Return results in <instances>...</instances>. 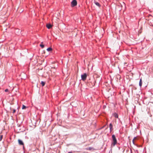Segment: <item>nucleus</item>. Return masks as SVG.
<instances>
[{
  "label": "nucleus",
  "instance_id": "obj_9",
  "mask_svg": "<svg viewBox=\"0 0 153 153\" xmlns=\"http://www.w3.org/2000/svg\"><path fill=\"white\" fill-rule=\"evenodd\" d=\"M51 71H52V70H51L50 71V72L49 73V74H50V72H51V75H49L50 76H54V72H53V73H52V72H51Z\"/></svg>",
  "mask_w": 153,
  "mask_h": 153
},
{
  "label": "nucleus",
  "instance_id": "obj_8",
  "mask_svg": "<svg viewBox=\"0 0 153 153\" xmlns=\"http://www.w3.org/2000/svg\"><path fill=\"white\" fill-rule=\"evenodd\" d=\"M94 3L97 6H98L99 7H100V4L98 2H97L96 1H94Z\"/></svg>",
  "mask_w": 153,
  "mask_h": 153
},
{
  "label": "nucleus",
  "instance_id": "obj_18",
  "mask_svg": "<svg viewBox=\"0 0 153 153\" xmlns=\"http://www.w3.org/2000/svg\"><path fill=\"white\" fill-rule=\"evenodd\" d=\"M148 17L149 18H152V16L151 15H150V14H149L148 15Z\"/></svg>",
  "mask_w": 153,
  "mask_h": 153
},
{
  "label": "nucleus",
  "instance_id": "obj_12",
  "mask_svg": "<svg viewBox=\"0 0 153 153\" xmlns=\"http://www.w3.org/2000/svg\"><path fill=\"white\" fill-rule=\"evenodd\" d=\"M113 115L114 117H115V118H117L118 117V115L116 113H114Z\"/></svg>",
  "mask_w": 153,
  "mask_h": 153
},
{
  "label": "nucleus",
  "instance_id": "obj_5",
  "mask_svg": "<svg viewBox=\"0 0 153 153\" xmlns=\"http://www.w3.org/2000/svg\"><path fill=\"white\" fill-rule=\"evenodd\" d=\"M129 74L128 75V73H126V76H132L133 75V74L132 73H131V71H129Z\"/></svg>",
  "mask_w": 153,
  "mask_h": 153
},
{
  "label": "nucleus",
  "instance_id": "obj_22",
  "mask_svg": "<svg viewBox=\"0 0 153 153\" xmlns=\"http://www.w3.org/2000/svg\"><path fill=\"white\" fill-rule=\"evenodd\" d=\"M137 139V137H134V139H133V141H132L133 143H134V140H135V139Z\"/></svg>",
  "mask_w": 153,
  "mask_h": 153
},
{
  "label": "nucleus",
  "instance_id": "obj_2",
  "mask_svg": "<svg viewBox=\"0 0 153 153\" xmlns=\"http://www.w3.org/2000/svg\"><path fill=\"white\" fill-rule=\"evenodd\" d=\"M112 137L113 142L112 144H113V146H114L117 143V140L114 135H112Z\"/></svg>",
  "mask_w": 153,
  "mask_h": 153
},
{
  "label": "nucleus",
  "instance_id": "obj_6",
  "mask_svg": "<svg viewBox=\"0 0 153 153\" xmlns=\"http://www.w3.org/2000/svg\"><path fill=\"white\" fill-rule=\"evenodd\" d=\"M52 26L50 24H48L46 25V27L49 29L51 28Z\"/></svg>",
  "mask_w": 153,
  "mask_h": 153
},
{
  "label": "nucleus",
  "instance_id": "obj_21",
  "mask_svg": "<svg viewBox=\"0 0 153 153\" xmlns=\"http://www.w3.org/2000/svg\"><path fill=\"white\" fill-rule=\"evenodd\" d=\"M8 91V89H6L5 90V92H7Z\"/></svg>",
  "mask_w": 153,
  "mask_h": 153
},
{
  "label": "nucleus",
  "instance_id": "obj_24",
  "mask_svg": "<svg viewBox=\"0 0 153 153\" xmlns=\"http://www.w3.org/2000/svg\"><path fill=\"white\" fill-rule=\"evenodd\" d=\"M54 68H55V67H54V68L52 67V68H51V69H54Z\"/></svg>",
  "mask_w": 153,
  "mask_h": 153
},
{
  "label": "nucleus",
  "instance_id": "obj_19",
  "mask_svg": "<svg viewBox=\"0 0 153 153\" xmlns=\"http://www.w3.org/2000/svg\"><path fill=\"white\" fill-rule=\"evenodd\" d=\"M40 46L42 48H44V45H42V44H40Z\"/></svg>",
  "mask_w": 153,
  "mask_h": 153
},
{
  "label": "nucleus",
  "instance_id": "obj_25",
  "mask_svg": "<svg viewBox=\"0 0 153 153\" xmlns=\"http://www.w3.org/2000/svg\"><path fill=\"white\" fill-rule=\"evenodd\" d=\"M68 153H73V152H69Z\"/></svg>",
  "mask_w": 153,
  "mask_h": 153
},
{
  "label": "nucleus",
  "instance_id": "obj_10",
  "mask_svg": "<svg viewBox=\"0 0 153 153\" xmlns=\"http://www.w3.org/2000/svg\"><path fill=\"white\" fill-rule=\"evenodd\" d=\"M47 51H52V49L51 48H48L47 49Z\"/></svg>",
  "mask_w": 153,
  "mask_h": 153
},
{
  "label": "nucleus",
  "instance_id": "obj_3",
  "mask_svg": "<svg viewBox=\"0 0 153 153\" xmlns=\"http://www.w3.org/2000/svg\"><path fill=\"white\" fill-rule=\"evenodd\" d=\"M77 4V2L76 0H73L71 3V6L74 7L76 6Z\"/></svg>",
  "mask_w": 153,
  "mask_h": 153
},
{
  "label": "nucleus",
  "instance_id": "obj_20",
  "mask_svg": "<svg viewBox=\"0 0 153 153\" xmlns=\"http://www.w3.org/2000/svg\"><path fill=\"white\" fill-rule=\"evenodd\" d=\"M3 137V135H0V141H1L2 138Z\"/></svg>",
  "mask_w": 153,
  "mask_h": 153
},
{
  "label": "nucleus",
  "instance_id": "obj_23",
  "mask_svg": "<svg viewBox=\"0 0 153 153\" xmlns=\"http://www.w3.org/2000/svg\"><path fill=\"white\" fill-rule=\"evenodd\" d=\"M15 112H16V110L15 109H14L13 110V113H14Z\"/></svg>",
  "mask_w": 153,
  "mask_h": 153
},
{
  "label": "nucleus",
  "instance_id": "obj_1",
  "mask_svg": "<svg viewBox=\"0 0 153 153\" xmlns=\"http://www.w3.org/2000/svg\"><path fill=\"white\" fill-rule=\"evenodd\" d=\"M89 77L88 79V82L91 83L92 86H94L95 85L96 81L94 79V77Z\"/></svg>",
  "mask_w": 153,
  "mask_h": 153
},
{
  "label": "nucleus",
  "instance_id": "obj_15",
  "mask_svg": "<svg viewBox=\"0 0 153 153\" xmlns=\"http://www.w3.org/2000/svg\"><path fill=\"white\" fill-rule=\"evenodd\" d=\"M26 107L25 106V105H22V109H25L26 108Z\"/></svg>",
  "mask_w": 153,
  "mask_h": 153
},
{
  "label": "nucleus",
  "instance_id": "obj_13",
  "mask_svg": "<svg viewBox=\"0 0 153 153\" xmlns=\"http://www.w3.org/2000/svg\"><path fill=\"white\" fill-rule=\"evenodd\" d=\"M87 77H81V79L83 81H85Z\"/></svg>",
  "mask_w": 153,
  "mask_h": 153
},
{
  "label": "nucleus",
  "instance_id": "obj_7",
  "mask_svg": "<svg viewBox=\"0 0 153 153\" xmlns=\"http://www.w3.org/2000/svg\"><path fill=\"white\" fill-rule=\"evenodd\" d=\"M142 84V81L141 78L140 79V81L139 83V85L140 86V87H141Z\"/></svg>",
  "mask_w": 153,
  "mask_h": 153
},
{
  "label": "nucleus",
  "instance_id": "obj_11",
  "mask_svg": "<svg viewBox=\"0 0 153 153\" xmlns=\"http://www.w3.org/2000/svg\"><path fill=\"white\" fill-rule=\"evenodd\" d=\"M93 149H94L93 148L91 147H88V148H87V150H91Z\"/></svg>",
  "mask_w": 153,
  "mask_h": 153
},
{
  "label": "nucleus",
  "instance_id": "obj_16",
  "mask_svg": "<svg viewBox=\"0 0 153 153\" xmlns=\"http://www.w3.org/2000/svg\"><path fill=\"white\" fill-rule=\"evenodd\" d=\"M88 76L86 73H84L83 75H81V76Z\"/></svg>",
  "mask_w": 153,
  "mask_h": 153
},
{
  "label": "nucleus",
  "instance_id": "obj_17",
  "mask_svg": "<svg viewBox=\"0 0 153 153\" xmlns=\"http://www.w3.org/2000/svg\"><path fill=\"white\" fill-rule=\"evenodd\" d=\"M109 126H110V129L111 131V130L112 129V125L111 123L110 124Z\"/></svg>",
  "mask_w": 153,
  "mask_h": 153
},
{
  "label": "nucleus",
  "instance_id": "obj_14",
  "mask_svg": "<svg viewBox=\"0 0 153 153\" xmlns=\"http://www.w3.org/2000/svg\"><path fill=\"white\" fill-rule=\"evenodd\" d=\"M41 84H42V86L45 85V82L44 81H42L41 82Z\"/></svg>",
  "mask_w": 153,
  "mask_h": 153
},
{
  "label": "nucleus",
  "instance_id": "obj_26",
  "mask_svg": "<svg viewBox=\"0 0 153 153\" xmlns=\"http://www.w3.org/2000/svg\"><path fill=\"white\" fill-rule=\"evenodd\" d=\"M125 65H126V62H125Z\"/></svg>",
  "mask_w": 153,
  "mask_h": 153
},
{
  "label": "nucleus",
  "instance_id": "obj_4",
  "mask_svg": "<svg viewBox=\"0 0 153 153\" xmlns=\"http://www.w3.org/2000/svg\"><path fill=\"white\" fill-rule=\"evenodd\" d=\"M18 142L19 144L20 145H23V146L24 145V143L22 140H21L20 139H19L18 140Z\"/></svg>",
  "mask_w": 153,
  "mask_h": 153
}]
</instances>
